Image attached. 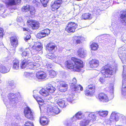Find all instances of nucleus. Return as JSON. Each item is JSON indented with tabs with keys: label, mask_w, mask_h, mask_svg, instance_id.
Returning a JSON list of instances; mask_svg holds the SVG:
<instances>
[{
	"label": "nucleus",
	"mask_w": 126,
	"mask_h": 126,
	"mask_svg": "<svg viewBox=\"0 0 126 126\" xmlns=\"http://www.w3.org/2000/svg\"><path fill=\"white\" fill-rule=\"evenodd\" d=\"M16 3H20L21 0H16Z\"/></svg>",
	"instance_id": "obj_60"
},
{
	"label": "nucleus",
	"mask_w": 126,
	"mask_h": 126,
	"mask_svg": "<svg viewBox=\"0 0 126 126\" xmlns=\"http://www.w3.org/2000/svg\"><path fill=\"white\" fill-rule=\"evenodd\" d=\"M101 11L100 10L99 8H97L94 9L93 11V13L94 14L96 15H99V13Z\"/></svg>",
	"instance_id": "obj_42"
},
{
	"label": "nucleus",
	"mask_w": 126,
	"mask_h": 126,
	"mask_svg": "<svg viewBox=\"0 0 126 126\" xmlns=\"http://www.w3.org/2000/svg\"><path fill=\"white\" fill-rule=\"evenodd\" d=\"M32 74H30L27 72H25L24 74V75L26 77L30 79L31 75H32Z\"/></svg>",
	"instance_id": "obj_46"
},
{
	"label": "nucleus",
	"mask_w": 126,
	"mask_h": 126,
	"mask_svg": "<svg viewBox=\"0 0 126 126\" xmlns=\"http://www.w3.org/2000/svg\"><path fill=\"white\" fill-rule=\"evenodd\" d=\"M81 38V37L80 36H76V39L73 40L74 43L76 45L80 44L81 42L80 40Z\"/></svg>",
	"instance_id": "obj_34"
},
{
	"label": "nucleus",
	"mask_w": 126,
	"mask_h": 126,
	"mask_svg": "<svg viewBox=\"0 0 126 126\" xmlns=\"http://www.w3.org/2000/svg\"><path fill=\"white\" fill-rule=\"evenodd\" d=\"M56 102L59 106L62 108H64L65 107L66 105L65 101L61 99H58Z\"/></svg>",
	"instance_id": "obj_25"
},
{
	"label": "nucleus",
	"mask_w": 126,
	"mask_h": 126,
	"mask_svg": "<svg viewBox=\"0 0 126 126\" xmlns=\"http://www.w3.org/2000/svg\"><path fill=\"white\" fill-rule=\"evenodd\" d=\"M86 51L81 48L79 49L77 51L79 56L82 58H83L86 56Z\"/></svg>",
	"instance_id": "obj_21"
},
{
	"label": "nucleus",
	"mask_w": 126,
	"mask_h": 126,
	"mask_svg": "<svg viewBox=\"0 0 126 126\" xmlns=\"http://www.w3.org/2000/svg\"><path fill=\"white\" fill-rule=\"evenodd\" d=\"M81 18V19H90L91 18V14L89 13L83 14Z\"/></svg>",
	"instance_id": "obj_33"
},
{
	"label": "nucleus",
	"mask_w": 126,
	"mask_h": 126,
	"mask_svg": "<svg viewBox=\"0 0 126 126\" xmlns=\"http://www.w3.org/2000/svg\"><path fill=\"white\" fill-rule=\"evenodd\" d=\"M88 121L86 119L80 122V124L81 126H86L89 123H88Z\"/></svg>",
	"instance_id": "obj_37"
},
{
	"label": "nucleus",
	"mask_w": 126,
	"mask_h": 126,
	"mask_svg": "<svg viewBox=\"0 0 126 126\" xmlns=\"http://www.w3.org/2000/svg\"><path fill=\"white\" fill-rule=\"evenodd\" d=\"M49 74L51 78H53L55 77L56 75V72L53 70H51L49 71Z\"/></svg>",
	"instance_id": "obj_38"
},
{
	"label": "nucleus",
	"mask_w": 126,
	"mask_h": 126,
	"mask_svg": "<svg viewBox=\"0 0 126 126\" xmlns=\"http://www.w3.org/2000/svg\"><path fill=\"white\" fill-rule=\"evenodd\" d=\"M99 99L100 101L101 102H107L109 101L107 96L103 93H100L99 94Z\"/></svg>",
	"instance_id": "obj_16"
},
{
	"label": "nucleus",
	"mask_w": 126,
	"mask_h": 126,
	"mask_svg": "<svg viewBox=\"0 0 126 126\" xmlns=\"http://www.w3.org/2000/svg\"><path fill=\"white\" fill-rule=\"evenodd\" d=\"M121 21L123 24L126 25V12L122 13L121 16Z\"/></svg>",
	"instance_id": "obj_23"
},
{
	"label": "nucleus",
	"mask_w": 126,
	"mask_h": 126,
	"mask_svg": "<svg viewBox=\"0 0 126 126\" xmlns=\"http://www.w3.org/2000/svg\"><path fill=\"white\" fill-rule=\"evenodd\" d=\"M33 96L34 98L37 101H39V100H40L42 99L41 98L38 96L37 95H33Z\"/></svg>",
	"instance_id": "obj_47"
},
{
	"label": "nucleus",
	"mask_w": 126,
	"mask_h": 126,
	"mask_svg": "<svg viewBox=\"0 0 126 126\" xmlns=\"http://www.w3.org/2000/svg\"><path fill=\"white\" fill-rule=\"evenodd\" d=\"M46 56L47 58H48L49 59H50L52 60H53L54 58L55 59V60L54 61V62L56 63H58L59 62H60V61H58V59L57 58H55L53 56V54L52 53H50L47 54Z\"/></svg>",
	"instance_id": "obj_28"
},
{
	"label": "nucleus",
	"mask_w": 126,
	"mask_h": 126,
	"mask_svg": "<svg viewBox=\"0 0 126 126\" xmlns=\"http://www.w3.org/2000/svg\"><path fill=\"white\" fill-rule=\"evenodd\" d=\"M11 126H17V125L16 124L12 123L11 124Z\"/></svg>",
	"instance_id": "obj_61"
},
{
	"label": "nucleus",
	"mask_w": 126,
	"mask_h": 126,
	"mask_svg": "<svg viewBox=\"0 0 126 126\" xmlns=\"http://www.w3.org/2000/svg\"><path fill=\"white\" fill-rule=\"evenodd\" d=\"M30 7L29 5H26L22 8V10L23 12H27L29 10Z\"/></svg>",
	"instance_id": "obj_40"
},
{
	"label": "nucleus",
	"mask_w": 126,
	"mask_h": 126,
	"mask_svg": "<svg viewBox=\"0 0 126 126\" xmlns=\"http://www.w3.org/2000/svg\"><path fill=\"white\" fill-rule=\"evenodd\" d=\"M47 68L48 69L51 68L53 66V65L51 63H49L47 64Z\"/></svg>",
	"instance_id": "obj_58"
},
{
	"label": "nucleus",
	"mask_w": 126,
	"mask_h": 126,
	"mask_svg": "<svg viewBox=\"0 0 126 126\" xmlns=\"http://www.w3.org/2000/svg\"><path fill=\"white\" fill-rule=\"evenodd\" d=\"M47 112L49 114L54 115L55 114H58L60 112L59 108L56 107H53L50 106L48 107L47 109Z\"/></svg>",
	"instance_id": "obj_8"
},
{
	"label": "nucleus",
	"mask_w": 126,
	"mask_h": 126,
	"mask_svg": "<svg viewBox=\"0 0 126 126\" xmlns=\"http://www.w3.org/2000/svg\"><path fill=\"white\" fill-rule=\"evenodd\" d=\"M76 82H77V80H76V79L75 78H74L73 79H72V83L71 85H72V84L73 83L74 84V85H75L77 84H76Z\"/></svg>",
	"instance_id": "obj_52"
},
{
	"label": "nucleus",
	"mask_w": 126,
	"mask_h": 126,
	"mask_svg": "<svg viewBox=\"0 0 126 126\" xmlns=\"http://www.w3.org/2000/svg\"><path fill=\"white\" fill-rule=\"evenodd\" d=\"M125 41L124 42L125 43H126V39H125Z\"/></svg>",
	"instance_id": "obj_63"
},
{
	"label": "nucleus",
	"mask_w": 126,
	"mask_h": 126,
	"mask_svg": "<svg viewBox=\"0 0 126 126\" xmlns=\"http://www.w3.org/2000/svg\"><path fill=\"white\" fill-rule=\"evenodd\" d=\"M76 117V116L75 115L73 116V117L72 118V120L73 122L77 120V119L76 118V117Z\"/></svg>",
	"instance_id": "obj_59"
},
{
	"label": "nucleus",
	"mask_w": 126,
	"mask_h": 126,
	"mask_svg": "<svg viewBox=\"0 0 126 126\" xmlns=\"http://www.w3.org/2000/svg\"><path fill=\"white\" fill-rule=\"evenodd\" d=\"M72 83V85H71L70 88L73 91L77 92H79V89L81 91L83 90V88L80 85L76 84L74 85V84Z\"/></svg>",
	"instance_id": "obj_17"
},
{
	"label": "nucleus",
	"mask_w": 126,
	"mask_h": 126,
	"mask_svg": "<svg viewBox=\"0 0 126 126\" xmlns=\"http://www.w3.org/2000/svg\"><path fill=\"white\" fill-rule=\"evenodd\" d=\"M90 47L91 50H96L98 48V45L96 43H93L91 45Z\"/></svg>",
	"instance_id": "obj_31"
},
{
	"label": "nucleus",
	"mask_w": 126,
	"mask_h": 126,
	"mask_svg": "<svg viewBox=\"0 0 126 126\" xmlns=\"http://www.w3.org/2000/svg\"><path fill=\"white\" fill-rule=\"evenodd\" d=\"M99 81L100 82L102 83L105 82V80L102 77H100L99 79Z\"/></svg>",
	"instance_id": "obj_54"
},
{
	"label": "nucleus",
	"mask_w": 126,
	"mask_h": 126,
	"mask_svg": "<svg viewBox=\"0 0 126 126\" xmlns=\"http://www.w3.org/2000/svg\"><path fill=\"white\" fill-rule=\"evenodd\" d=\"M10 70L9 68H6L4 66L0 65V72L3 73L8 72Z\"/></svg>",
	"instance_id": "obj_27"
},
{
	"label": "nucleus",
	"mask_w": 126,
	"mask_h": 126,
	"mask_svg": "<svg viewBox=\"0 0 126 126\" xmlns=\"http://www.w3.org/2000/svg\"><path fill=\"white\" fill-rule=\"evenodd\" d=\"M46 89L48 93H52L56 90L55 88L50 84L47 85L46 86Z\"/></svg>",
	"instance_id": "obj_22"
},
{
	"label": "nucleus",
	"mask_w": 126,
	"mask_h": 126,
	"mask_svg": "<svg viewBox=\"0 0 126 126\" xmlns=\"http://www.w3.org/2000/svg\"><path fill=\"white\" fill-rule=\"evenodd\" d=\"M9 99L10 101V103L15 106H16L17 103L16 95L13 93H10L8 94Z\"/></svg>",
	"instance_id": "obj_9"
},
{
	"label": "nucleus",
	"mask_w": 126,
	"mask_h": 126,
	"mask_svg": "<svg viewBox=\"0 0 126 126\" xmlns=\"http://www.w3.org/2000/svg\"><path fill=\"white\" fill-rule=\"evenodd\" d=\"M94 92L95 86L93 84H91L86 87L85 94L86 96H92L94 95Z\"/></svg>",
	"instance_id": "obj_7"
},
{
	"label": "nucleus",
	"mask_w": 126,
	"mask_h": 126,
	"mask_svg": "<svg viewBox=\"0 0 126 126\" xmlns=\"http://www.w3.org/2000/svg\"><path fill=\"white\" fill-rule=\"evenodd\" d=\"M86 114L87 115V116L86 119L88 121V123H90L92 121H94L95 120L96 116L93 113L87 112Z\"/></svg>",
	"instance_id": "obj_12"
},
{
	"label": "nucleus",
	"mask_w": 126,
	"mask_h": 126,
	"mask_svg": "<svg viewBox=\"0 0 126 126\" xmlns=\"http://www.w3.org/2000/svg\"><path fill=\"white\" fill-rule=\"evenodd\" d=\"M56 46L54 43L51 42L47 44V49L49 50H52L54 49Z\"/></svg>",
	"instance_id": "obj_26"
},
{
	"label": "nucleus",
	"mask_w": 126,
	"mask_h": 126,
	"mask_svg": "<svg viewBox=\"0 0 126 126\" xmlns=\"http://www.w3.org/2000/svg\"><path fill=\"white\" fill-rule=\"evenodd\" d=\"M42 33H43L45 36L49 35L50 33V30L48 29H46L42 30Z\"/></svg>",
	"instance_id": "obj_36"
},
{
	"label": "nucleus",
	"mask_w": 126,
	"mask_h": 126,
	"mask_svg": "<svg viewBox=\"0 0 126 126\" xmlns=\"http://www.w3.org/2000/svg\"><path fill=\"white\" fill-rule=\"evenodd\" d=\"M40 121H43L45 122V121H48L47 119L45 117H40Z\"/></svg>",
	"instance_id": "obj_48"
},
{
	"label": "nucleus",
	"mask_w": 126,
	"mask_h": 126,
	"mask_svg": "<svg viewBox=\"0 0 126 126\" xmlns=\"http://www.w3.org/2000/svg\"><path fill=\"white\" fill-rule=\"evenodd\" d=\"M39 104L41 106L43 105V104L44 103V100L42 99L40 100H39L38 101H37Z\"/></svg>",
	"instance_id": "obj_51"
},
{
	"label": "nucleus",
	"mask_w": 126,
	"mask_h": 126,
	"mask_svg": "<svg viewBox=\"0 0 126 126\" xmlns=\"http://www.w3.org/2000/svg\"><path fill=\"white\" fill-rule=\"evenodd\" d=\"M118 54L119 57L121 60L122 62L124 63H126V55L124 56H126V58H125V57H124V55H123V56L121 54L118 53Z\"/></svg>",
	"instance_id": "obj_35"
},
{
	"label": "nucleus",
	"mask_w": 126,
	"mask_h": 126,
	"mask_svg": "<svg viewBox=\"0 0 126 126\" xmlns=\"http://www.w3.org/2000/svg\"><path fill=\"white\" fill-rule=\"evenodd\" d=\"M14 82L13 81H11L8 82L9 85L11 86H12L14 85Z\"/></svg>",
	"instance_id": "obj_56"
},
{
	"label": "nucleus",
	"mask_w": 126,
	"mask_h": 126,
	"mask_svg": "<svg viewBox=\"0 0 126 126\" xmlns=\"http://www.w3.org/2000/svg\"><path fill=\"white\" fill-rule=\"evenodd\" d=\"M120 114L115 112H112L110 117V120L112 121H118L119 119Z\"/></svg>",
	"instance_id": "obj_18"
},
{
	"label": "nucleus",
	"mask_w": 126,
	"mask_h": 126,
	"mask_svg": "<svg viewBox=\"0 0 126 126\" xmlns=\"http://www.w3.org/2000/svg\"><path fill=\"white\" fill-rule=\"evenodd\" d=\"M37 37L39 38L40 39L45 36L44 34L42 33V32L38 33L37 35Z\"/></svg>",
	"instance_id": "obj_44"
},
{
	"label": "nucleus",
	"mask_w": 126,
	"mask_h": 126,
	"mask_svg": "<svg viewBox=\"0 0 126 126\" xmlns=\"http://www.w3.org/2000/svg\"><path fill=\"white\" fill-rule=\"evenodd\" d=\"M24 114L26 118L31 120L33 119L34 113L29 107H27L25 108Z\"/></svg>",
	"instance_id": "obj_5"
},
{
	"label": "nucleus",
	"mask_w": 126,
	"mask_h": 126,
	"mask_svg": "<svg viewBox=\"0 0 126 126\" xmlns=\"http://www.w3.org/2000/svg\"><path fill=\"white\" fill-rule=\"evenodd\" d=\"M19 62L18 60H15L14 61L13 68L15 69H17L19 68Z\"/></svg>",
	"instance_id": "obj_30"
},
{
	"label": "nucleus",
	"mask_w": 126,
	"mask_h": 126,
	"mask_svg": "<svg viewBox=\"0 0 126 126\" xmlns=\"http://www.w3.org/2000/svg\"><path fill=\"white\" fill-rule=\"evenodd\" d=\"M29 11H30V14L32 15H33L35 14V11L34 7L32 6H31L30 8Z\"/></svg>",
	"instance_id": "obj_41"
},
{
	"label": "nucleus",
	"mask_w": 126,
	"mask_h": 126,
	"mask_svg": "<svg viewBox=\"0 0 126 126\" xmlns=\"http://www.w3.org/2000/svg\"><path fill=\"white\" fill-rule=\"evenodd\" d=\"M99 61L96 59H93L89 62L90 66L92 68L97 67L99 65Z\"/></svg>",
	"instance_id": "obj_19"
},
{
	"label": "nucleus",
	"mask_w": 126,
	"mask_h": 126,
	"mask_svg": "<svg viewBox=\"0 0 126 126\" xmlns=\"http://www.w3.org/2000/svg\"><path fill=\"white\" fill-rule=\"evenodd\" d=\"M25 126H34L32 123H31L29 122H26L25 124Z\"/></svg>",
	"instance_id": "obj_49"
},
{
	"label": "nucleus",
	"mask_w": 126,
	"mask_h": 126,
	"mask_svg": "<svg viewBox=\"0 0 126 126\" xmlns=\"http://www.w3.org/2000/svg\"><path fill=\"white\" fill-rule=\"evenodd\" d=\"M59 90L61 92H65L67 90V85L64 81H60Z\"/></svg>",
	"instance_id": "obj_13"
},
{
	"label": "nucleus",
	"mask_w": 126,
	"mask_h": 126,
	"mask_svg": "<svg viewBox=\"0 0 126 126\" xmlns=\"http://www.w3.org/2000/svg\"><path fill=\"white\" fill-rule=\"evenodd\" d=\"M41 1L43 6L44 7H46L47 6V4L48 2V0H41Z\"/></svg>",
	"instance_id": "obj_43"
},
{
	"label": "nucleus",
	"mask_w": 126,
	"mask_h": 126,
	"mask_svg": "<svg viewBox=\"0 0 126 126\" xmlns=\"http://www.w3.org/2000/svg\"><path fill=\"white\" fill-rule=\"evenodd\" d=\"M62 2V1L61 0H58L55 1L54 4L51 6L52 10L54 11L55 10L58 9Z\"/></svg>",
	"instance_id": "obj_15"
},
{
	"label": "nucleus",
	"mask_w": 126,
	"mask_h": 126,
	"mask_svg": "<svg viewBox=\"0 0 126 126\" xmlns=\"http://www.w3.org/2000/svg\"><path fill=\"white\" fill-rule=\"evenodd\" d=\"M83 62L80 60L74 57L72 58L71 59L66 62L65 65L70 69H73V70L75 71H79L83 67Z\"/></svg>",
	"instance_id": "obj_1"
},
{
	"label": "nucleus",
	"mask_w": 126,
	"mask_h": 126,
	"mask_svg": "<svg viewBox=\"0 0 126 126\" xmlns=\"http://www.w3.org/2000/svg\"><path fill=\"white\" fill-rule=\"evenodd\" d=\"M3 29L1 28H0V37H2L3 36Z\"/></svg>",
	"instance_id": "obj_53"
},
{
	"label": "nucleus",
	"mask_w": 126,
	"mask_h": 126,
	"mask_svg": "<svg viewBox=\"0 0 126 126\" xmlns=\"http://www.w3.org/2000/svg\"><path fill=\"white\" fill-rule=\"evenodd\" d=\"M73 95H72L69 94L68 95V97L67 98V99L68 102L71 103H72L73 101Z\"/></svg>",
	"instance_id": "obj_39"
},
{
	"label": "nucleus",
	"mask_w": 126,
	"mask_h": 126,
	"mask_svg": "<svg viewBox=\"0 0 126 126\" xmlns=\"http://www.w3.org/2000/svg\"><path fill=\"white\" fill-rule=\"evenodd\" d=\"M77 25L73 22H69L65 29V30L69 33L74 32H75Z\"/></svg>",
	"instance_id": "obj_6"
},
{
	"label": "nucleus",
	"mask_w": 126,
	"mask_h": 126,
	"mask_svg": "<svg viewBox=\"0 0 126 126\" xmlns=\"http://www.w3.org/2000/svg\"><path fill=\"white\" fill-rule=\"evenodd\" d=\"M21 65L22 69H24L26 66H27L29 69L34 70L37 69L40 66V64L38 63H33L31 62L30 59H28L23 60L22 61Z\"/></svg>",
	"instance_id": "obj_2"
},
{
	"label": "nucleus",
	"mask_w": 126,
	"mask_h": 126,
	"mask_svg": "<svg viewBox=\"0 0 126 126\" xmlns=\"http://www.w3.org/2000/svg\"><path fill=\"white\" fill-rule=\"evenodd\" d=\"M11 43L12 46L14 47H16L17 45V36H14L10 39Z\"/></svg>",
	"instance_id": "obj_20"
},
{
	"label": "nucleus",
	"mask_w": 126,
	"mask_h": 126,
	"mask_svg": "<svg viewBox=\"0 0 126 126\" xmlns=\"http://www.w3.org/2000/svg\"><path fill=\"white\" fill-rule=\"evenodd\" d=\"M5 4L8 6L16 5V2L15 0H5Z\"/></svg>",
	"instance_id": "obj_29"
},
{
	"label": "nucleus",
	"mask_w": 126,
	"mask_h": 126,
	"mask_svg": "<svg viewBox=\"0 0 126 126\" xmlns=\"http://www.w3.org/2000/svg\"><path fill=\"white\" fill-rule=\"evenodd\" d=\"M40 123L41 124L42 126H45V125H47L48 121L43 122L42 121V122L41 121H40Z\"/></svg>",
	"instance_id": "obj_50"
},
{
	"label": "nucleus",
	"mask_w": 126,
	"mask_h": 126,
	"mask_svg": "<svg viewBox=\"0 0 126 126\" xmlns=\"http://www.w3.org/2000/svg\"><path fill=\"white\" fill-rule=\"evenodd\" d=\"M17 21L18 22H21L23 21L22 18L20 17H18L17 19Z\"/></svg>",
	"instance_id": "obj_55"
},
{
	"label": "nucleus",
	"mask_w": 126,
	"mask_h": 126,
	"mask_svg": "<svg viewBox=\"0 0 126 126\" xmlns=\"http://www.w3.org/2000/svg\"><path fill=\"white\" fill-rule=\"evenodd\" d=\"M27 25H30L33 29H36L39 27V23L36 21L30 20L28 21Z\"/></svg>",
	"instance_id": "obj_10"
},
{
	"label": "nucleus",
	"mask_w": 126,
	"mask_h": 126,
	"mask_svg": "<svg viewBox=\"0 0 126 126\" xmlns=\"http://www.w3.org/2000/svg\"><path fill=\"white\" fill-rule=\"evenodd\" d=\"M101 72L104 77H110L113 73L111 68L108 65H106L103 68Z\"/></svg>",
	"instance_id": "obj_4"
},
{
	"label": "nucleus",
	"mask_w": 126,
	"mask_h": 126,
	"mask_svg": "<svg viewBox=\"0 0 126 126\" xmlns=\"http://www.w3.org/2000/svg\"><path fill=\"white\" fill-rule=\"evenodd\" d=\"M40 94L44 97H46L49 95V94L46 88H42L39 92Z\"/></svg>",
	"instance_id": "obj_24"
},
{
	"label": "nucleus",
	"mask_w": 126,
	"mask_h": 126,
	"mask_svg": "<svg viewBox=\"0 0 126 126\" xmlns=\"http://www.w3.org/2000/svg\"><path fill=\"white\" fill-rule=\"evenodd\" d=\"M31 37V36L30 35H29V34L27 35V36H26V38L25 39V41H27L28 40L30 39Z\"/></svg>",
	"instance_id": "obj_57"
},
{
	"label": "nucleus",
	"mask_w": 126,
	"mask_h": 126,
	"mask_svg": "<svg viewBox=\"0 0 126 126\" xmlns=\"http://www.w3.org/2000/svg\"><path fill=\"white\" fill-rule=\"evenodd\" d=\"M23 30L24 31H26V29H25V28H23Z\"/></svg>",
	"instance_id": "obj_62"
},
{
	"label": "nucleus",
	"mask_w": 126,
	"mask_h": 126,
	"mask_svg": "<svg viewBox=\"0 0 126 126\" xmlns=\"http://www.w3.org/2000/svg\"><path fill=\"white\" fill-rule=\"evenodd\" d=\"M97 113L99 115L105 117L106 116L108 113V111H107L101 110L97 112Z\"/></svg>",
	"instance_id": "obj_32"
},
{
	"label": "nucleus",
	"mask_w": 126,
	"mask_h": 126,
	"mask_svg": "<svg viewBox=\"0 0 126 126\" xmlns=\"http://www.w3.org/2000/svg\"><path fill=\"white\" fill-rule=\"evenodd\" d=\"M68 125H69L68 124H67V125L68 126Z\"/></svg>",
	"instance_id": "obj_64"
},
{
	"label": "nucleus",
	"mask_w": 126,
	"mask_h": 126,
	"mask_svg": "<svg viewBox=\"0 0 126 126\" xmlns=\"http://www.w3.org/2000/svg\"><path fill=\"white\" fill-rule=\"evenodd\" d=\"M47 74L43 71L38 72L36 74V77L40 81L43 80L47 78Z\"/></svg>",
	"instance_id": "obj_11"
},
{
	"label": "nucleus",
	"mask_w": 126,
	"mask_h": 126,
	"mask_svg": "<svg viewBox=\"0 0 126 126\" xmlns=\"http://www.w3.org/2000/svg\"><path fill=\"white\" fill-rule=\"evenodd\" d=\"M42 48V47L41 44L38 42H37L34 43V45L32 47V48L33 49V51H32L31 52V53L33 55V60L35 61L38 62L39 61V57H37V55L34 54L33 53V52L34 51H39Z\"/></svg>",
	"instance_id": "obj_3"
},
{
	"label": "nucleus",
	"mask_w": 126,
	"mask_h": 126,
	"mask_svg": "<svg viewBox=\"0 0 126 126\" xmlns=\"http://www.w3.org/2000/svg\"><path fill=\"white\" fill-rule=\"evenodd\" d=\"M82 114L80 112H79L75 115L76 116L75 117H76V118L78 119H79L81 118Z\"/></svg>",
	"instance_id": "obj_45"
},
{
	"label": "nucleus",
	"mask_w": 126,
	"mask_h": 126,
	"mask_svg": "<svg viewBox=\"0 0 126 126\" xmlns=\"http://www.w3.org/2000/svg\"><path fill=\"white\" fill-rule=\"evenodd\" d=\"M28 50H29V49H26L25 50L23 51V48L22 47L20 48L19 49L20 51L23 52L21 55L23 57H28L27 59H30V55L29 52Z\"/></svg>",
	"instance_id": "obj_14"
}]
</instances>
